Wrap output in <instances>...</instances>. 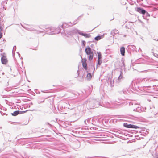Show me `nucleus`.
Here are the masks:
<instances>
[{
	"label": "nucleus",
	"mask_w": 158,
	"mask_h": 158,
	"mask_svg": "<svg viewBox=\"0 0 158 158\" xmlns=\"http://www.w3.org/2000/svg\"><path fill=\"white\" fill-rule=\"evenodd\" d=\"M45 31L48 32L47 34L49 35H55L60 33V29L59 27L56 28L54 27H50L46 28Z\"/></svg>",
	"instance_id": "obj_1"
},
{
	"label": "nucleus",
	"mask_w": 158,
	"mask_h": 158,
	"mask_svg": "<svg viewBox=\"0 0 158 158\" xmlns=\"http://www.w3.org/2000/svg\"><path fill=\"white\" fill-rule=\"evenodd\" d=\"M85 52L88 56L89 60L91 61L93 58L94 53L89 46L87 47L85 49Z\"/></svg>",
	"instance_id": "obj_2"
},
{
	"label": "nucleus",
	"mask_w": 158,
	"mask_h": 158,
	"mask_svg": "<svg viewBox=\"0 0 158 158\" xmlns=\"http://www.w3.org/2000/svg\"><path fill=\"white\" fill-rule=\"evenodd\" d=\"M93 67H91L90 68H89L88 70L84 72V75H86V78L88 80H90L92 77V74L91 73L92 72L93 73V71H91V70H92L93 69Z\"/></svg>",
	"instance_id": "obj_3"
},
{
	"label": "nucleus",
	"mask_w": 158,
	"mask_h": 158,
	"mask_svg": "<svg viewBox=\"0 0 158 158\" xmlns=\"http://www.w3.org/2000/svg\"><path fill=\"white\" fill-rule=\"evenodd\" d=\"M72 32L74 34L78 33L79 34L82 36H84L86 38H89L91 37V35L90 34H86V33H83L81 31L77 30V29H75L74 30H73L72 31Z\"/></svg>",
	"instance_id": "obj_4"
},
{
	"label": "nucleus",
	"mask_w": 158,
	"mask_h": 158,
	"mask_svg": "<svg viewBox=\"0 0 158 158\" xmlns=\"http://www.w3.org/2000/svg\"><path fill=\"white\" fill-rule=\"evenodd\" d=\"M123 126L125 127L128 128H134V129H140L141 127L139 126L131 124H128L127 123H125L123 124Z\"/></svg>",
	"instance_id": "obj_5"
},
{
	"label": "nucleus",
	"mask_w": 158,
	"mask_h": 158,
	"mask_svg": "<svg viewBox=\"0 0 158 158\" xmlns=\"http://www.w3.org/2000/svg\"><path fill=\"white\" fill-rule=\"evenodd\" d=\"M1 56H2L1 58L2 63L4 64H6L7 63L8 60L6 58V56L4 53L2 54Z\"/></svg>",
	"instance_id": "obj_6"
},
{
	"label": "nucleus",
	"mask_w": 158,
	"mask_h": 158,
	"mask_svg": "<svg viewBox=\"0 0 158 158\" xmlns=\"http://www.w3.org/2000/svg\"><path fill=\"white\" fill-rule=\"evenodd\" d=\"M119 106L117 103L115 102L114 103H112L111 104L109 103H108V105L106 106V107L108 108H116Z\"/></svg>",
	"instance_id": "obj_7"
},
{
	"label": "nucleus",
	"mask_w": 158,
	"mask_h": 158,
	"mask_svg": "<svg viewBox=\"0 0 158 158\" xmlns=\"http://www.w3.org/2000/svg\"><path fill=\"white\" fill-rule=\"evenodd\" d=\"M135 10H136L138 12L143 15L144 14L146 13V11L145 10L139 7L137 8Z\"/></svg>",
	"instance_id": "obj_8"
},
{
	"label": "nucleus",
	"mask_w": 158,
	"mask_h": 158,
	"mask_svg": "<svg viewBox=\"0 0 158 158\" xmlns=\"http://www.w3.org/2000/svg\"><path fill=\"white\" fill-rule=\"evenodd\" d=\"M135 105H137V104H134ZM138 106L136 107H135L136 109H134L133 110L134 111H136L138 112H141L142 111V108L139 105H137Z\"/></svg>",
	"instance_id": "obj_9"
},
{
	"label": "nucleus",
	"mask_w": 158,
	"mask_h": 158,
	"mask_svg": "<svg viewBox=\"0 0 158 158\" xmlns=\"http://www.w3.org/2000/svg\"><path fill=\"white\" fill-rule=\"evenodd\" d=\"M98 64L99 65H100L101 64L100 59L102 57L101 54V53L99 52L98 53Z\"/></svg>",
	"instance_id": "obj_10"
},
{
	"label": "nucleus",
	"mask_w": 158,
	"mask_h": 158,
	"mask_svg": "<svg viewBox=\"0 0 158 158\" xmlns=\"http://www.w3.org/2000/svg\"><path fill=\"white\" fill-rule=\"evenodd\" d=\"M119 33L118 31V30L116 29H114L111 31V34L113 35L114 36V35L116 34Z\"/></svg>",
	"instance_id": "obj_11"
},
{
	"label": "nucleus",
	"mask_w": 158,
	"mask_h": 158,
	"mask_svg": "<svg viewBox=\"0 0 158 158\" xmlns=\"http://www.w3.org/2000/svg\"><path fill=\"white\" fill-rule=\"evenodd\" d=\"M120 51L121 55L124 56L125 52V49L124 47H122L120 48Z\"/></svg>",
	"instance_id": "obj_12"
},
{
	"label": "nucleus",
	"mask_w": 158,
	"mask_h": 158,
	"mask_svg": "<svg viewBox=\"0 0 158 158\" xmlns=\"http://www.w3.org/2000/svg\"><path fill=\"white\" fill-rule=\"evenodd\" d=\"M82 65L83 67L84 68V69H85V70L86 71H87V70H88L87 69V64L85 62V60L84 61H83V60H82Z\"/></svg>",
	"instance_id": "obj_13"
},
{
	"label": "nucleus",
	"mask_w": 158,
	"mask_h": 158,
	"mask_svg": "<svg viewBox=\"0 0 158 158\" xmlns=\"http://www.w3.org/2000/svg\"><path fill=\"white\" fill-rule=\"evenodd\" d=\"M122 140H120V141L121 142L124 143H131V142L130 141H127L126 139H121Z\"/></svg>",
	"instance_id": "obj_14"
},
{
	"label": "nucleus",
	"mask_w": 158,
	"mask_h": 158,
	"mask_svg": "<svg viewBox=\"0 0 158 158\" xmlns=\"http://www.w3.org/2000/svg\"><path fill=\"white\" fill-rule=\"evenodd\" d=\"M122 70L121 69L120 70V74L118 78V81L120 82V80L123 78V76L122 75Z\"/></svg>",
	"instance_id": "obj_15"
},
{
	"label": "nucleus",
	"mask_w": 158,
	"mask_h": 158,
	"mask_svg": "<svg viewBox=\"0 0 158 158\" xmlns=\"http://www.w3.org/2000/svg\"><path fill=\"white\" fill-rule=\"evenodd\" d=\"M61 107L62 108H66L67 107V106L68 105V104L66 103L63 102L61 103Z\"/></svg>",
	"instance_id": "obj_16"
},
{
	"label": "nucleus",
	"mask_w": 158,
	"mask_h": 158,
	"mask_svg": "<svg viewBox=\"0 0 158 158\" xmlns=\"http://www.w3.org/2000/svg\"><path fill=\"white\" fill-rule=\"evenodd\" d=\"M7 4V2L6 1H4L2 2V5L3 6V8L5 10H6V4Z\"/></svg>",
	"instance_id": "obj_17"
},
{
	"label": "nucleus",
	"mask_w": 158,
	"mask_h": 158,
	"mask_svg": "<svg viewBox=\"0 0 158 158\" xmlns=\"http://www.w3.org/2000/svg\"><path fill=\"white\" fill-rule=\"evenodd\" d=\"M108 82L110 86H112L113 85V81L111 79H109Z\"/></svg>",
	"instance_id": "obj_18"
},
{
	"label": "nucleus",
	"mask_w": 158,
	"mask_h": 158,
	"mask_svg": "<svg viewBox=\"0 0 158 158\" xmlns=\"http://www.w3.org/2000/svg\"><path fill=\"white\" fill-rule=\"evenodd\" d=\"M102 38V36L101 35H99L95 37L94 39L96 40H101Z\"/></svg>",
	"instance_id": "obj_19"
},
{
	"label": "nucleus",
	"mask_w": 158,
	"mask_h": 158,
	"mask_svg": "<svg viewBox=\"0 0 158 158\" xmlns=\"http://www.w3.org/2000/svg\"><path fill=\"white\" fill-rule=\"evenodd\" d=\"M102 143H114V141H106L105 142H102Z\"/></svg>",
	"instance_id": "obj_20"
},
{
	"label": "nucleus",
	"mask_w": 158,
	"mask_h": 158,
	"mask_svg": "<svg viewBox=\"0 0 158 158\" xmlns=\"http://www.w3.org/2000/svg\"><path fill=\"white\" fill-rule=\"evenodd\" d=\"M19 113V111H14L13 113H12V115L13 116H15L17 115Z\"/></svg>",
	"instance_id": "obj_21"
},
{
	"label": "nucleus",
	"mask_w": 158,
	"mask_h": 158,
	"mask_svg": "<svg viewBox=\"0 0 158 158\" xmlns=\"http://www.w3.org/2000/svg\"><path fill=\"white\" fill-rule=\"evenodd\" d=\"M16 47L15 46L13 47V51H12V53L13 55H14V54H15V53L14 52H15L16 50Z\"/></svg>",
	"instance_id": "obj_22"
},
{
	"label": "nucleus",
	"mask_w": 158,
	"mask_h": 158,
	"mask_svg": "<svg viewBox=\"0 0 158 158\" xmlns=\"http://www.w3.org/2000/svg\"><path fill=\"white\" fill-rule=\"evenodd\" d=\"M78 22L77 20L75 21L73 23H71L73 24V25L76 24Z\"/></svg>",
	"instance_id": "obj_23"
},
{
	"label": "nucleus",
	"mask_w": 158,
	"mask_h": 158,
	"mask_svg": "<svg viewBox=\"0 0 158 158\" xmlns=\"http://www.w3.org/2000/svg\"><path fill=\"white\" fill-rule=\"evenodd\" d=\"M89 120V119H86L85 120L84 123L85 124L87 125L86 122H88Z\"/></svg>",
	"instance_id": "obj_24"
},
{
	"label": "nucleus",
	"mask_w": 158,
	"mask_h": 158,
	"mask_svg": "<svg viewBox=\"0 0 158 158\" xmlns=\"http://www.w3.org/2000/svg\"><path fill=\"white\" fill-rule=\"evenodd\" d=\"M44 100L43 101H38V103L40 104V103H42V102H44Z\"/></svg>",
	"instance_id": "obj_25"
},
{
	"label": "nucleus",
	"mask_w": 158,
	"mask_h": 158,
	"mask_svg": "<svg viewBox=\"0 0 158 158\" xmlns=\"http://www.w3.org/2000/svg\"><path fill=\"white\" fill-rule=\"evenodd\" d=\"M146 110L145 108H142V111H144Z\"/></svg>",
	"instance_id": "obj_26"
},
{
	"label": "nucleus",
	"mask_w": 158,
	"mask_h": 158,
	"mask_svg": "<svg viewBox=\"0 0 158 158\" xmlns=\"http://www.w3.org/2000/svg\"><path fill=\"white\" fill-rule=\"evenodd\" d=\"M154 56L158 58V54L155 53L154 54Z\"/></svg>",
	"instance_id": "obj_27"
},
{
	"label": "nucleus",
	"mask_w": 158,
	"mask_h": 158,
	"mask_svg": "<svg viewBox=\"0 0 158 158\" xmlns=\"http://www.w3.org/2000/svg\"><path fill=\"white\" fill-rule=\"evenodd\" d=\"M82 44H83L84 45H85V41H82Z\"/></svg>",
	"instance_id": "obj_28"
},
{
	"label": "nucleus",
	"mask_w": 158,
	"mask_h": 158,
	"mask_svg": "<svg viewBox=\"0 0 158 158\" xmlns=\"http://www.w3.org/2000/svg\"><path fill=\"white\" fill-rule=\"evenodd\" d=\"M145 14H146V15L147 16H150L148 12H146V13Z\"/></svg>",
	"instance_id": "obj_29"
},
{
	"label": "nucleus",
	"mask_w": 158,
	"mask_h": 158,
	"mask_svg": "<svg viewBox=\"0 0 158 158\" xmlns=\"http://www.w3.org/2000/svg\"><path fill=\"white\" fill-rule=\"evenodd\" d=\"M141 51H142V50H141V49H140V48H139V52H141Z\"/></svg>",
	"instance_id": "obj_30"
},
{
	"label": "nucleus",
	"mask_w": 158,
	"mask_h": 158,
	"mask_svg": "<svg viewBox=\"0 0 158 158\" xmlns=\"http://www.w3.org/2000/svg\"><path fill=\"white\" fill-rule=\"evenodd\" d=\"M96 138H100V139H101V138H103V137H96Z\"/></svg>",
	"instance_id": "obj_31"
},
{
	"label": "nucleus",
	"mask_w": 158,
	"mask_h": 158,
	"mask_svg": "<svg viewBox=\"0 0 158 158\" xmlns=\"http://www.w3.org/2000/svg\"><path fill=\"white\" fill-rule=\"evenodd\" d=\"M2 37V33L0 34V38H1Z\"/></svg>",
	"instance_id": "obj_32"
},
{
	"label": "nucleus",
	"mask_w": 158,
	"mask_h": 158,
	"mask_svg": "<svg viewBox=\"0 0 158 158\" xmlns=\"http://www.w3.org/2000/svg\"><path fill=\"white\" fill-rule=\"evenodd\" d=\"M2 31V29L1 27H0V34H1V32Z\"/></svg>",
	"instance_id": "obj_33"
},
{
	"label": "nucleus",
	"mask_w": 158,
	"mask_h": 158,
	"mask_svg": "<svg viewBox=\"0 0 158 158\" xmlns=\"http://www.w3.org/2000/svg\"><path fill=\"white\" fill-rule=\"evenodd\" d=\"M156 157H157V158H158V154L157 155Z\"/></svg>",
	"instance_id": "obj_34"
},
{
	"label": "nucleus",
	"mask_w": 158,
	"mask_h": 158,
	"mask_svg": "<svg viewBox=\"0 0 158 158\" xmlns=\"http://www.w3.org/2000/svg\"><path fill=\"white\" fill-rule=\"evenodd\" d=\"M123 66L124 67H125V65H124L125 64H124V63H123Z\"/></svg>",
	"instance_id": "obj_35"
},
{
	"label": "nucleus",
	"mask_w": 158,
	"mask_h": 158,
	"mask_svg": "<svg viewBox=\"0 0 158 158\" xmlns=\"http://www.w3.org/2000/svg\"><path fill=\"white\" fill-rule=\"evenodd\" d=\"M153 50H154V51H154V52H155V49H153Z\"/></svg>",
	"instance_id": "obj_36"
}]
</instances>
